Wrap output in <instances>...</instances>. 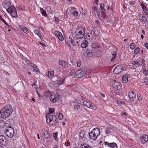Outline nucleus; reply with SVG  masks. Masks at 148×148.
<instances>
[{
    "label": "nucleus",
    "instance_id": "obj_1",
    "mask_svg": "<svg viewBox=\"0 0 148 148\" xmlns=\"http://www.w3.org/2000/svg\"><path fill=\"white\" fill-rule=\"evenodd\" d=\"M13 111L12 107L10 105H7L2 108L0 111L1 116L5 118L10 116Z\"/></svg>",
    "mask_w": 148,
    "mask_h": 148
},
{
    "label": "nucleus",
    "instance_id": "obj_2",
    "mask_svg": "<svg viewBox=\"0 0 148 148\" xmlns=\"http://www.w3.org/2000/svg\"><path fill=\"white\" fill-rule=\"evenodd\" d=\"M100 134V130L98 127H96L88 133L89 138L91 141L95 140L97 138V137Z\"/></svg>",
    "mask_w": 148,
    "mask_h": 148
},
{
    "label": "nucleus",
    "instance_id": "obj_3",
    "mask_svg": "<svg viewBox=\"0 0 148 148\" xmlns=\"http://www.w3.org/2000/svg\"><path fill=\"white\" fill-rule=\"evenodd\" d=\"M47 123L50 125L56 124L57 121V119L55 116L47 115L46 116Z\"/></svg>",
    "mask_w": 148,
    "mask_h": 148
},
{
    "label": "nucleus",
    "instance_id": "obj_4",
    "mask_svg": "<svg viewBox=\"0 0 148 148\" xmlns=\"http://www.w3.org/2000/svg\"><path fill=\"white\" fill-rule=\"evenodd\" d=\"M83 105L87 108L94 110H96L97 109V106L91 101L88 100L83 101Z\"/></svg>",
    "mask_w": 148,
    "mask_h": 148
},
{
    "label": "nucleus",
    "instance_id": "obj_5",
    "mask_svg": "<svg viewBox=\"0 0 148 148\" xmlns=\"http://www.w3.org/2000/svg\"><path fill=\"white\" fill-rule=\"evenodd\" d=\"M86 74V71L80 69L76 71L74 73L73 77L76 78H80L84 76Z\"/></svg>",
    "mask_w": 148,
    "mask_h": 148
},
{
    "label": "nucleus",
    "instance_id": "obj_6",
    "mask_svg": "<svg viewBox=\"0 0 148 148\" xmlns=\"http://www.w3.org/2000/svg\"><path fill=\"white\" fill-rule=\"evenodd\" d=\"M5 133L8 137L12 138L13 136L14 133V129L11 126L8 127L5 131Z\"/></svg>",
    "mask_w": 148,
    "mask_h": 148
},
{
    "label": "nucleus",
    "instance_id": "obj_7",
    "mask_svg": "<svg viewBox=\"0 0 148 148\" xmlns=\"http://www.w3.org/2000/svg\"><path fill=\"white\" fill-rule=\"evenodd\" d=\"M7 11L11 14V15L14 17H17V12L15 10V8L13 6H11L6 9Z\"/></svg>",
    "mask_w": 148,
    "mask_h": 148
},
{
    "label": "nucleus",
    "instance_id": "obj_8",
    "mask_svg": "<svg viewBox=\"0 0 148 148\" xmlns=\"http://www.w3.org/2000/svg\"><path fill=\"white\" fill-rule=\"evenodd\" d=\"M49 100L52 102L55 103L57 101L58 99L55 94L54 93L51 92L49 97Z\"/></svg>",
    "mask_w": 148,
    "mask_h": 148
},
{
    "label": "nucleus",
    "instance_id": "obj_9",
    "mask_svg": "<svg viewBox=\"0 0 148 148\" xmlns=\"http://www.w3.org/2000/svg\"><path fill=\"white\" fill-rule=\"evenodd\" d=\"M0 144L4 146L7 145L8 144L7 139L3 135L0 136Z\"/></svg>",
    "mask_w": 148,
    "mask_h": 148
},
{
    "label": "nucleus",
    "instance_id": "obj_10",
    "mask_svg": "<svg viewBox=\"0 0 148 148\" xmlns=\"http://www.w3.org/2000/svg\"><path fill=\"white\" fill-rule=\"evenodd\" d=\"M105 146L108 148H117V146L115 143H109L107 142H104Z\"/></svg>",
    "mask_w": 148,
    "mask_h": 148
},
{
    "label": "nucleus",
    "instance_id": "obj_11",
    "mask_svg": "<svg viewBox=\"0 0 148 148\" xmlns=\"http://www.w3.org/2000/svg\"><path fill=\"white\" fill-rule=\"evenodd\" d=\"M123 68L122 65L117 66L114 69L113 73L115 74H119L123 70H124Z\"/></svg>",
    "mask_w": 148,
    "mask_h": 148
},
{
    "label": "nucleus",
    "instance_id": "obj_12",
    "mask_svg": "<svg viewBox=\"0 0 148 148\" xmlns=\"http://www.w3.org/2000/svg\"><path fill=\"white\" fill-rule=\"evenodd\" d=\"M141 7L143 11L145 13L146 15L148 16V8L146 4L141 3L140 4Z\"/></svg>",
    "mask_w": 148,
    "mask_h": 148
},
{
    "label": "nucleus",
    "instance_id": "obj_13",
    "mask_svg": "<svg viewBox=\"0 0 148 148\" xmlns=\"http://www.w3.org/2000/svg\"><path fill=\"white\" fill-rule=\"evenodd\" d=\"M55 36L58 37L59 39L61 41L64 40V38L62 34L60 32L55 31L53 34Z\"/></svg>",
    "mask_w": 148,
    "mask_h": 148
},
{
    "label": "nucleus",
    "instance_id": "obj_14",
    "mask_svg": "<svg viewBox=\"0 0 148 148\" xmlns=\"http://www.w3.org/2000/svg\"><path fill=\"white\" fill-rule=\"evenodd\" d=\"M28 67L32 71L35 72H39V70L37 67V66L33 63H31L28 66Z\"/></svg>",
    "mask_w": 148,
    "mask_h": 148
},
{
    "label": "nucleus",
    "instance_id": "obj_15",
    "mask_svg": "<svg viewBox=\"0 0 148 148\" xmlns=\"http://www.w3.org/2000/svg\"><path fill=\"white\" fill-rule=\"evenodd\" d=\"M76 31L78 32L79 34H81L84 36L85 35L86 29L85 27L83 26H79Z\"/></svg>",
    "mask_w": 148,
    "mask_h": 148
},
{
    "label": "nucleus",
    "instance_id": "obj_16",
    "mask_svg": "<svg viewBox=\"0 0 148 148\" xmlns=\"http://www.w3.org/2000/svg\"><path fill=\"white\" fill-rule=\"evenodd\" d=\"M65 77H63L61 78L60 77H58V80L56 82L55 84L58 86H59L63 84L64 82Z\"/></svg>",
    "mask_w": 148,
    "mask_h": 148
},
{
    "label": "nucleus",
    "instance_id": "obj_17",
    "mask_svg": "<svg viewBox=\"0 0 148 148\" xmlns=\"http://www.w3.org/2000/svg\"><path fill=\"white\" fill-rule=\"evenodd\" d=\"M113 85L115 88L117 89H121L122 86L120 82H116L115 80L114 81Z\"/></svg>",
    "mask_w": 148,
    "mask_h": 148
},
{
    "label": "nucleus",
    "instance_id": "obj_18",
    "mask_svg": "<svg viewBox=\"0 0 148 148\" xmlns=\"http://www.w3.org/2000/svg\"><path fill=\"white\" fill-rule=\"evenodd\" d=\"M140 140L142 144H145L148 141V135H144L141 136Z\"/></svg>",
    "mask_w": 148,
    "mask_h": 148
},
{
    "label": "nucleus",
    "instance_id": "obj_19",
    "mask_svg": "<svg viewBox=\"0 0 148 148\" xmlns=\"http://www.w3.org/2000/svg\"><path fill=\"white\" fill-rule=\"evenodd\" d=\"M138 18L139 20L141 22L145 23L146 21H147L144 14H140L138 15Z\"/></svg>",
    "mask_w": 148,
    "mask_h": 148
},
{
    "label": "nucleus",
    "instance_id": "obj_20",
    "mask_svg": "<svg viewBox=\"0 0 148 148\" xmlns=\"http://www.w3.org/2000/svg\"><path fill=\"white\" fill-rule=\"evenodd\" d=\"M128 97L131 100H132L136 98V93L133 91L130 90L128 92Z\"/></svg>",
    "mask_w": 148,
    "mask_h": 148
},
{
    "label": "nucleus",
    "instance_id": "obj_21",
    "mask_svg": "<svg viewBox=\"0 0 148 148\" xmlns=\"http://www.w3.org/2000/svg\"><path fill=\"white\" fill-rule=\"evenodd\" d=\"M42 131L44 138H48L49 137V135L47 130L45 128H43L42 129Z\"/></svg>",
    "mask_w": 148,
    "mask_h": 148
},
{
    "label": "nucleus",
    "instance_id": "obj_22",
    "mask_svg": "<svg viewBox=\"0 0 148 148\" xmlns=\"http://www.w3.org/2000/svg\"><path fill=\"white\" fill-rule=\"evenodd\" d=\"M91 29L94 34L96 36H98L100 33L99 30L95 27H92Z\"/></svg>",
    "mask_w": 148,
    "mask_h": 148
},
{
    "label": "nucleus",
    "instance_id": "obj_23",
    "mask_svg": "<svg viewBox=\"0 0 148 148\" xmlns=\"http://www.w3.org/2000/svg\"><path fill=\"white\" fill-rule=\"evenodd\" d=\"M93 36L92 34L90 33H88L87 34L86 36L85 37V39L86 40L88 41H90L92 40Z\"/></svg>",
    "mask_w": 148,
    "mask_h": 148
},
{
    "label": "nucleus",
    "instance_id": "obj_24",
    "mask_svg": "<svg viewBox=\"0 0 148 148\" xmlns=\"http://www.w3.org/2000/svg\"><path fill=\"white\" fill-rule=\"evenodd\" d=\"M20 57L22 58L23 62L24 61H25L27 64H29V65L31 64V63H32L29 60L24 57L21 54H20Z\"/></svg>",
    "mask_w": 148,
    "mask_h": 148
},
{
    "label": "nucleus",
    "instance_id": "obj_25",
    "mask_svg": "<svg viewBox=\"0 0 148 148\" xmlns=\"http://www.w3.org/2000/svg\"><path fill=\"white\" fill-rule=\"evenodd\" d=\"M20 57L22 58L23 62L24 61H25L27 64H29V65L31 64V63H32L29 60L24 57L21 54H20Z\"/></svg>",
    "mask_w": 148,
    "mask_h": 148
},
{
    "label": "nucleus",
    "instance_id": "obj_26",
    "mask_svg": "<svg viewBox=\"0 0 148 148\" xmlns=\"http://www.w3.org/2000/svg\"><path fill=\"white\" fill-rule=\"evenodd\" d=\"M75 38L77 39H81L83 38L84 36L78 33V32L75 31Z\"/></svg>",
    "mask_w": 148,
    "mask_h": 148
},
{
    "label": "nucleus",
    "instance_id": "obj_27",
    "mask_svg": "<svg viewBox=\"0 0 148 148\" xmlns=\"http://www.w3.org/2000/svg\"><path fill=\"white\" fill-rule=\"evenodd\" d=\"M59 63L60 65L64 68H66L68 66L67 63L64 61L60 60Z\"/></svg>",
    "mask_w": 148,
    "mask_h": 148
},
{
    "label": "nucleus",
    "instance_id": "obj_28",
    "mask_svg": "<svg viewBox=\"0 0 148 148\" xmlns=\"http://www.w3.org/2000/svg\"><path fill=\"white\" fill-rule=\"evenodd\" d=\"M67 42H68V44L70 46H74V44L73 42V40L72 38L71 37H69V38H68Z\"/></svg>",
    "mask_w": 148,
    "mask_h": 148
},
{
    "label": "nucleus",
    "instance_id": "obj_29",
    "mask_svg": "<svg viewBox=\"0 0 148 148\" xmlns=\"http://www.w3.org/2000/svg\"><path fill=\"white\" fill-rule=\"evenodd\" d=\"M105 12H98L97 14L100 20L103 19L105 17V15L104 14Z\"/></svg>",
    "mask_w": 148,
    "mask_h": 148
},
{
    "label": "nucleus",
    "instance_id": "obj_30",
    "mask_svg": "<svg viewBox=\"0 0 148 148\" xmlns=\"http://www.w3.org/2000/svg\"><path fill=\"white\" fill-rule=\"evenodd\" d=\"M20 29L25 33L26 34L29 33L28 31L27 28L24 26L21 25L19 26Z\"/></svg>",
    "mask_w": 148,
    "mask_h": 148
},
{
    "label": "nucleus",
    "instance_id": "obj_31",
    "mask_svg": "<svg viewBox=\"0 0 148 148\" xmlns=\"http://www.w3.org/2000/svg\"><path fill=\"white\" fill-rule=\"evenodd\" d=\"M47 73V76L48 78H51L54 76V71H48Z\"/></svg>",
    "mask_w": 148,
    "mask_h": 148
},
{
    "label": "nucleus",
    "instance_id": "obj_32",
    "mask_svg": "<svg viewBox=\"0 0 148 148\" xmlns=\"http://www.w3.org/2000/svg\"><path fill=\"white\" fill-rule=\"evenodd\" d=\"M113 131V129L110 127H107L106 129V134L111 133Z\"/></svg>",
    "mask_w": 148,
    "mask_h": 148
},
{
    "label": "nucleus",
    "instance_id": "obj_33",
    "mask_svg": "<svg viewBox=\"0 0 148 148\" xmlns=\"http://www.w3.org/2000/svg\"><path fill=\"white\" fill-rule=\"evenodd\" d=\"M88 45V42L86 40H84L81 44V46L83 48H86Z\"/></svg>",
    "mask_w": 148,
    "mask_h": 148
},
{
    "label": "nucleus",
    "instance_id": "obj_34",
    "mask_svg": "<svg viewBox=\"0 0 148 148\" xmlns=\"http://www.w3.org/2000/svg\"><path fill=\"white\" fill-rule=\"evenodd\" d=\"M100 8L101 11L102 12H105L106 10L104 8V5L103 3H100L99 4Z\"/></svg>",
    "mask_w": 148,
    "mask_h": 148
},
{
    "label": "nucleus",
    "instance_id": "obj_35",
    "mask_svg": "<svg viewBox=\"0 0 148 148\" xmlns=\"http://www.w3.org/2000/svg\"><path fill=\"white\" fill-rule=\"evenodd\" d=\"M132 64L134 65H136V67H135V68L136 69V68L140 66H141V64H139V63L138 61H133Z\"/></svg>",
    "mask_w": 148,
    "mask_h": 148
},
{
    "label": "nucleus",
    "instance_id": "obj_36",
    "mask_svg": "<svg viewBox=\"0 0 148 148\" xmlns=\"http://www.w3.org/2000/svg\"><path fill=\"white\" fill-rule=\"evenodd\" d=\"M81 148H91V147L86 144H82L80 146Z\"/></svg>",
    "mask_w": 148,
    "mask_h": 148
},
{
    "label": "nucleus",
    "instance_id": "obj_37",
    "mask_svg": "<svg viewBox=\"0 0 148 148\" xmlns=\"http://www.w3.org/2000/svg\"><path fill=\"white\" fill-rule=\"evenodd\" d=\"M122 80L125 83L127 82L128 81L127 75L125 74L122 77Z\"/></svg>",
    "mask_w": 148,
    "mask_h": 148
},
{
    "label": "nucleus",
    "instance_id": "obj_38",
    "mask_svg": "<svg viewBox=\"0 0 148 148\" xmlns=\"http://www.w3.org/2000/svg\"><path fill=\"white\" fill-rule=\"evenodd\" d=\"M40 11L41 14L45 16H47V14L46 11L44 10L42 8H40Z\"/></svg>",
    "mask_w": 148,
    "mask_h": 148
},
{
    "label": "nucleus",
    "instance_id": "obj_39",
    "mask_svg": "<svg viewBox=\"0 0 148 148\" xmlns=\"http://www.w3.org/2000/svg\"><path fill=\"white\" fill-rule=\"evenodd\" d=\"M140 51V49L139 47H137L134 51V54L137 55Z\"/></svg>",
    "mask_w": 148,
    "mask_h": 148
},
{
    "label": "nucleus",
    "instance_id": "obj_40",
    "mask_svg": "<svg viewBox=\"0 0 148 148\" xmlns=\"http://www.w3.org/2000/svg\"><path fill=\"white\" fill-rule=\"evenodd\" d=\"M51 94V92L50 91L48 92H45L44 93V96L46 97H47L50 96Z\"/></svg>",
    "mask_w": 148,
    "mask_h": 148
},
{
    "label": "nucleus",
    "instance_id": "obj_41",
    "mask_svg": "<svg viewBox=\"0 0 148 148\" xmlns=\"http://www.w3.org/2000/svg\"><path fill=\"white\" fill-rule=\"evenodd\" d=\"M112 58L111 59V61H112L116 56V53L115 51H114L113 52V53L112 54Z\"/></svg>",
    "mask_w": 148,
    "mask_h": 148
},
{
    "label": "nucleus",
    "instance_id": "obj_42",
    "mask_svg": "<svg viewBox=\"0 0 148 148\" xmlns=\"http://www.w3.org/2000/svg\"><path fill=\"white\" fill-rule=\"evenodd\" d=\"M130 47L131 49L133 50L135 48V46L134 43H132L130 44Z\"/></svg>",
    "mask_w": 148,
    "mask_h": 148
},
{
    "label": "nucleus",
    "instance_id": "obj_43",
    "mask_svg": "<svg viewBox=\"0 0 148 148\" xmlns=\"http://www.w3.org/2000/svg\"><path fill=\"white\" fill-rule=\"evenodd\" d=\"M5 124L3 121H0V127H3L5 126Z\"/></svg>",
    "mask_w": 148,
    "mask_h": 148
},
{
    "label": "nucleus",
    "instance_id": "obj_44",
    "mask_svg": "<svg viewBox=\"0 0 148 148\" xmlns=\"http://www.w3.org/2000/svg\"><path fill=\"white\" fill-rule=\"evenodd\" d=\"M49 112L50 114H53L54 113V109L53 108H49Z\"/></svg>",
    "mask_w": 148,
    "mask_h": 148
},
{
    "label": "nucleus",
    "instance_id": "obj_45",
    "mask_svg": "<svg viewBox=\"0 0 148 148\" xmlns=\"http://www.w3.org/2000/svg\"><path fill=\"white\" fill-rule=\"evenodd\" d=\"M81 61L80 60H78L77 62V65L78 67H80L81 65Z\"/></svg>",
    "mask_w": 148,
    "mask_h": 148
},
{
    "label": "nucleus",
    "instance_id": "obj_46",
    "mask_svg": "<svg viewBox=\"0 0 148 148\" xmlns=\"http://www.w3.org/2000/svg\"><path fill=\"white\" fill-rule=\"evenodd\" d=\"M58 119L60 120H61L63 119V114L61 113H59L58 115Z\"/></svg>",
    "mask_w": 148,
    "mask_h": 148
},
{
    "label": "nucleus",
    "instance_id": "obj_47",
    "mask_svg": "<svg viewBox=\"0 0 148 148\" xmlns=\"http://www.w3.org/2000/svg\"><path fill=\"white\" fill-rule=\"evenodd\" d=\"M80 107V106L78 105H76L75 106H74V110H75V111H76V110H77L79 109Z\"/></svg>",
    "mask_w": 148,
    "mask_h": 148
},
{
    "label": "nucleus",
    "instance_id": "obj_48",
    "mask_svg": "<svg viewBox=\"0 0 148 148\" xmlns=\"http://www.w3.org/2000/svg\"><path fill=\"white\" fill-rule=\"evenodd\" d=\"M92 8L93 10L97 12V13L99 12V10L96 6H93Z\"/></svg>",
    "mask_w": 148,
    "mask_h": 148
},
{
    "label": "nucleus",
    "instance_id": "obj_49",
    "mask_svg": "<svg viewBox=\"0 0 148 148\" xmlns=\"http://www.w3.org/2000/svg\"><path fill=\"white\" fill-rule=\"evenodd\" d=\"M139 63V64H141V66H142V64L143 63H144L145 62V60L143 59H141L138 60Z\"/></svg>",
    "mask_w": 148,
    "mask_h": 148
},
{
    "label": "nucleus",
    "instance_id": "obj_50",
    "mask_svg": "<svg viewBox=\"0 0 148 148\" xmlns=\"http://www.w3.org/2000/svg\"><path fill=\"white\" fill-rule=\"evenodd\" d=\"M85 136V134L84 133L80 132L79 133V138L80 139H82Z\"/></svg>",
    "mask_w": 148,
    "mask_h": 148
},
{
    "label": "nucleus",
    "instance_id": "obj_51",
    "mask_svg": "<svg viewBox=\"0 0 148 148\" xmlns=\"http://www.w3.org/2000/svg\"><path fill=\"white\" fill-rule=\"evenodd\" d=\"M144 84L146 85H148V78H146L144 82Z\"/></svg>",
    "mask_w": 148,
    "mask_h": 148
},
{
    "label": "nucleus",
    "instance_id": "obj_52",
    "mask_svg": "<svg viewBox=\"0 0 148 148\" xmlns=\"http://www.w3.org/2000/svg\"><path fill=\"white\" fill-rule=\"evenodd\" d=\"M137 98L138 100L139 101H141L143 99L142 97L140 95H137Z\"/></svg>",
    "mask_w": 148,
    "mask_h": 148
},
{
    "label": "nucleus",
    "instance_id": "obj_53",
    "mask_svg": "<svg viewBox=\"0 0 148 148\" xmlns=\"http://www.w3.org/2000/svg\"><path fill=\"white\" fill-rule=\"evenodd\" d=\"M73 14L75 16H77L78 15V12L77 11H74Z\"/></svg>",
    "mask_w": 148,
    "mask_h": 148
},
{
    "label": "nucleus",
    "instance_id": "obj_54",
    "mask_svg": "<svg viewBox=\"0 0 148 148\" xmlns=\"http://www.w3.org/2000/svg\"><path fill=\"white\" fill-rule=\"evenodd\" d=\"M34 32L37 35H38V34L40 33V31L38 29H34Z\"/></svg>",
    "mask_w": 148,
    "mask_h": 148
},
{
    "label": "nucleus",
    "instance_id": "obj_55",
    "mask_svg": "<svg viewBox=\"0 0 148 148\" xmlns=\"http://www.w3.org/2000/svg\"><path fill=\"white\" fill-rule=\"evenodd\" d=\"M129 4L131 5H135V2L134 1H130L129 2Z\"/></svg>",
    "mask_w": 148,
    "mask_h": 148
},
{
    "label": "nucleus",
    "instance_id": "obj_56",
    "mask_svg": "<svg viewBox=\"0 0 148 148\" xmlns=\"http://www.w3.org/2000/svg\"><path fill=\"white\" fill-rule=\"evenodd\" d=\"M92 46L93 48H95L97 47V44L96 43H93L92 45Z\"/></svg>",
    "mask_w": 148,
    "mask_h": 148
},
{
    "label": "nucleus",
    "instance_id": "obj_57",
    "mask_svg": "<svg viewBox=\"0 0 148 148\" xmlns=\"http://www.w3.org/2000/svg\"><path fill=\"white\" fill-rule=\"evenodd\" d=\"M1 21H2L6 25L8 26V27H9V25L8 24V23L5 21L3 19V18H1Z\"/></svg>",
    "mask_w": 148,
    "mask_h": 148
},
{
    "label": "nucleus",
    "instance_id": "obj_58",
    "mask_svg": "<svg viewBox=\"0 0 148 148\" xmlns=\"http://www.w3.org/2000/svg\"><path fill=\"white\" fill-rule=\"evenodd\" d=\"M107 10H110L112 12H113V8H112V7H110L108 6H107Z\"/></svg>",
    "mask_w": 148,
    "mask_h": 148
},
{
    "label": "nucleus",
    "instance_id": "obj_59",
    "mask_svg": "<svg viewBox=\"0 0 148 148\" xmlns=\"http://www.w3.org/2000/svg\"><path fill=\"white\" fill-rule=\"evenodd\" d=\"M143 73L146 76H147L148 75V70L145 71Z\"/></svg>",
    "mask_w": 148,
    "mask_h": 148
},
{
    "label": "nucleus",
    "instance_id": "obj_60",
    "mask_svg": "<svg viewBox=\"0 0 148 148\" xmlns=\"http://www.w3.org/2000/svg\"><path fill=\"white\" fill-rule=\"evenodd\" d=\"M57 136L58 133H54L53 134V136L55 138H56L57 137Z\"/></svg>",
    "mask_w": 148,
    "mask_h": 148
},
{
    "label": "nucleus",
    "instance_id": "obj_61",
    "mask_svg": "<svg viewBox=\"0 0 148 148\" xmlns=\"http://www.w3.org/2000/svg\"><path fill=\"white\" fill-rule=\"evenodd\" d=\"M144 46L147 49H148V43L146 42L144 44Z\"/></svg>",
    "mask_w": 148,
    "mask_h": 148
},
{
    "label": "nucleus",
    "instance_id": "obj_62",
    "mask_svg": "<svg viewBox=\"0 0 148 148\" xmlns=\"http://www.w3.org/2000/svg\"><path fill=\"white\" fill-rule=\"evenodd\" d=\"M99 95H100V96H101L102 97L104 98L105 97V95L103 93L100 92Z\"/></svg>",
    "mask_w": 148,
    "mask_h": 148
},
{
    "label": "nucleus",
    "instance_id": "obj_63",
    "mask_svg": "<svg viewBox=\"0 0 148 148\" xmlns=\"http://www.w3.org/2000/svg\"><path fill=\"white\" fill-rule=\"evenodd\" d=\"M13 121V120L12 119H10L8 120L6 122L7 123H9V124H10V123H9V122H12Z\"/></svg>",
    "mask_w": 148,
    "mask_h": 148
},
{
    "label": "nucleus",
    "instance_id": "obj_64",
    "mask_svg": "<svg viewBox=\"0 0 148 148\" xmlns=\"http://www.w3.org/2000/svg\"><path fill=\"white\" fill-rule=\"evenodd\" d=\"M39 37V38L41 39V37H42V35H41V34L40 33L38 34V35H37Z\"/></svg>",
    "mask_w": 148,
    "mask_h": 148
}]
</instances>
